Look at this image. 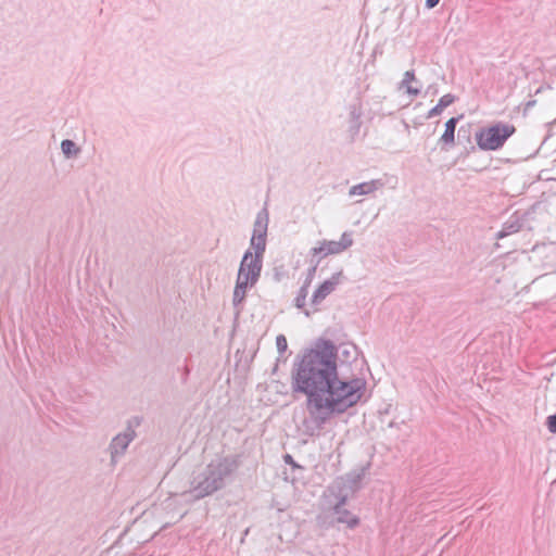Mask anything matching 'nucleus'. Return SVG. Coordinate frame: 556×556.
<instances>
[{"label":"nucleus","instance_id":"f257e3e1","mask_svg":"<svg viewBox=\"0 0 556 556\" xmlns=\"http://www.w3.org/2000/svg\"><path fill=\"white\" fill-rule=\"evenodd\" d=\"M337 356L334 343L319 339L294 365L293 390L307 396V410L318 427L356 405L366 390L363 378L339 377Z\"/></svg>","mask_w":556,"mask_h":556},{"label":"nucleus","instance_id":"f03ea898","mask_svg":"<svg viewBox=\"0 0 556 556\" xmlns=\"http://www.w3.org/2000/svg\"><path fill=\"white\" fill-rule=\"evenodd\" d=\"M269 215L266 207L261 210L253 225V233L250 240V249L243 254L238 270L237 279L252 286L256 285L263 268V257L266 250V238Z\"/></svg>","mask_w":556,"mask_h":556},{"label":"nucleus","instance_id":"7ed1b4c3","mask_svg":"<svg viewBox=\"0 0 556 556\" xmlns=\"http://www.w3.org/2000/svg\"><path fill=\"white\" fill-rule=\"evenodd\" d=\"M238 468V462L232 456L217 457L206 465L204 470L194 479L193 488L184 493L195 500L208 496L226 485V481Z\"/></svg>","mask_w":556,"mask_h":556},{"label":"nucleus","instance_id":"20e7f679","mask_svg":"<svg viewBox=\"0 0 556 556\" xmlns=\"http://www.w3.org/2000/svg\"><path fill=\"white\" fill-rule=\"evenodd\" d=\"M516 131L514 125L498 122L489 127L479 129L475 137L477 146L482 151H496L501 149L507 139Z\"/></svg>","mask_w":556,"mask_h":556},{"label":"nucleus","instance_id":"39448f33","mask_svg":"<svg viewBox=\"0 0 556 556\" xmlns=\"http://www.w3.org/2000/svg\"><path fill=\"white\" fill-rule=\"evenodd\" d=\"M354 243L353 232L344 231L341 235L340 240H320L317 242V245L309 250L311 262H314L316 258V265L320 263V261L329 255H338L349 250Z\"/></svg>","mask_w":556,"mask_h":556},{"label":"nucleus","instance_id":"423d86ee","mask_svg":"<svg viewBox=\"0 0 556 556\" xmlns=\"http://www.w3.org/2000/svg\"><path fill=\"white\" fill-rule=\"evenodd\" d=\"M140 424L138 418L128 421L126 429L123 432L117 433L109 444V453L110 460L112 465L117 464V462L125 455L129 444L136 438L135 427Z\"/></svg>","mask_w":556,"mask_h":556},{"label":"nucleus","instance_id":"0eeeda50","mask_svg":"<svg viewBox=\"0 0 556 556\" xmlns=\"http://www.w3.org/2000/svg\"><path fill=\"white\" fill-rule=\"evenodd\" d=\"M343 273L338 271L333 274L329 279L325 280L312 296V304L317 305L324 301L331 292H333L337 286L342 281Z\"/></svg>","mask_w":556,"mask_h":556},{"label":"nucleus","instance_id":"6e6552de","mask_svg":"<svg viewBox=\"0 0 556 556\" xmlns=\"http://www.w3.org/2000/svg\"><path fill=\"white\" fill-rule=\"evenodd\" d=\"M345 502V496L340 498L333 506V515L336 516L337 522L345 523L350 529H353L359 523V519L344 507Z\"/></svg>","mask_w":556,"mask_h":556},{"label":"nucleus","instance_id":"1a4fd4ad","mask_svg":"<svg viewBox=\"0 0 556 556\" xmlns=\"http://www.w3.org/2000/svg\"><path fill=\"white\" fill-rule=\"evenodd\" d=\"M349 114H348V123H349V131L352 137L356 136L359 132L362 121L361 117L363 115L362 104L359 102L352 103L349 105Z\"/></svg>","mask_w":556,"mask_h":556},{"label":"nucleus","instance_id":"9d476101","mask_svg":"<svg viewBox=\"0 0 556 556\" xmlns=\"http://www.w3.org/2000/svg\"><path fill=\"white\" fill-rule=\"evenodd\" d=\"M383 186L384 182L381 179H372L370 181L361 182L350 188L349 195H367L383 188Z\"/></svg>","mask_w":556,"mask_h":556},{"label":"nucleus","instance_id":"9b49d317","mask_svg":"<svg viewBox=\"0 0 556 556\" xmlns=\"http://www.w3.org/2000/svg\"><path fill=\"white\" fill-rule=\"evenodd\" d=\"M522 227V223L517 216H510L508 220H506L502 227V229L497 232V239L505 238L509 235L518 232Z\"/></svg>","mask_w":556,"mask_h":556},{"label":"nucleus","instance_id":"f8f14e48","mask_svg":"<svg viewBox=\"0 0 556 556\" xmlns=\"http://www.w3.org/2000/svg\"><path fill=\"white\" fill-rule=\"evenodd\" d=\"M459 121V117H451L445 123V129L443 135L440 138V142H442L445 146H453L455 142V128Z\"/></svg>","mask_w":556,"mask_h":556},{"label":"nucleus","instance_id":"ddd939ff","mask_svg":"<svg viewBox=\"0 0 556 556\" xmlns=\"http://www.w3.org/2000/svg\"><path fill=\"white\" fill-rule=\"evenodd\" d=\"M253 286L250 283H247L242 280L237 279L236 286L233 290V296H232V304L236 308H238V313L240 312L239 306L242 304L248 288H252Z\"/></svg>","mask_w":556,"mask_h":556},{"label":"nucleus","instance_id":"4468645a","mask_svg":"<svg viewBox=\"0 0 556 556\" xmlns=\"http://www.w3.org/2000/svg\"><path fill=\"white\" fill-rule=\"evenodd\" d=\"M455 101V97L451 93L444 94L440 98L438 104L433 106L427 114V118H432L440 115L445 108L451 105Z\"/></svg>","mask_w":556,"mask_h":556},{"label":"nucleus","instance_id":"2eb2a0df","mask_svg":"<svg viewBox=\"0 0 556 556\" xmlns=\"http://www.w3.org/2000/svg\"><path fill=\"white\" fill-rule=\"evenodd\" d=\"M61 150L66 157L76 156L80 150L73 140L65 139L61 142Z\"/></svg>","mask_w":556,"mask_h":556},{"label":"nucleus","instance_id":"dca6fc26","mask_svg":"<svg viewBox=\"0 0 556 556\" xmlns=\"http://www.w3.org/2000/svg\"><path fill=\"white\" fill-rule=\"evenodd\" d=\"M308 294V281H305L304 285L300 288L298 295L295 298V306L298 308H303L306 302V298Z\"/></svg>","mask_w":556,"mask_h":556},{"label":"nucleus","instance_id":"f3484780","mask_svg":"<svg viewBox=\"0 0 556 556\" xmlns=\"http://www.w3.org/2000/svg\"><path fill=\"white\" fill-rule=\"evenodd\" d=\"M276 346L280 354L285 353L288 349L287 338L283 334H279L276 338Z\"/></svg>","mask_w":556,"mask_h":556},{"label":"nucleus","instance_id":"a211bd4d","mask_svg":"<svg viewBox=\"0 0 556 556\" xmlns=\"http://www.w3.org/2000/svg\"><path fill=\"white\" fill-rule=\"evenodd\" d=\"M547 428L549 432L556 433V415H551L546 420Z\"/></svg>","mask_w":556,"mask_h":556},{"label":"nucleus","instance_id":"6ab92c4d","mask_svg":"<svg viewBox=\"0 0 556 556\" xmlns=\"http://www.w3.org/2000/svg\"><path fill=\"white\" fill-rule=\"evenodd\" d=\"M415 73L414 71H406L403 77L404 84H409L410 81L415 80Z\"/></svg>","mask_w":556,"mask_h":556},{"label":"nucleus","instance_id":"aec40b11","mask_svg":"<svg viewBox=\"0 0 556 556\" xmlns=\"http://www.w3.org/2000/svg\"><path fill=\"white\" fill-rule=\"evenodd\" d=\"M313 264L312 268L308 270V276L306 278V281H308V285L311 283V279L312 277L314 276L316 269H317V266L316 265V258H314V262H311Z\"/></svg>","mask_w":556,"mask_h":556},{"label":"nucleus","instance_id":"412c9836","mask_svg":"<svg viewBox=\"0 0 556 556\" xmlns=\"http://www.w3.org/2000/svg\"><path fill=\"white\" fill-rule=\"evenodd\" d=\"M408 94L410 96H418L420 93V89L418 88H415V87H412V86H407V91H406Z\"/></svg>","mask_w":556,"mask_h":556},{"label":"nucleus","instance_id":"4be33fe9","mask_svg":"<svg viewBox=\"0 0 556 556\" xmlns=\"http://www.w3.org/2000/svg\"><path fill=\"white\" fill-rule=\"evenodd\" d=\"M439 2L440 0H426V7L428 9H433L434 7L438 5Z\"/></svg>","mask_w":556,"mask_h":556},{"label":"nucleus","instance_id":"5701e85b","mask_svg":"<svg viewBox=\"0 0 556 556\" xmlns=\"http://www.w3.org/2000/svg\"><path fill=\"white\" fill-rule=\"evenodd\" d=\"M283 458H285V462H286L287 464H290V465H292V466H296L291 455L287 454V455H285V457H283Z\"/></svg>","mask_w":556,"mask_h":556},{"label":"nucleus","instance_id":"b1692460","mask_svg":"<svg viewBox=\"0 0 556 556\" xmlns=\"http://www.w3.org/2000/svg\"><path fill=\"white\" fill-rule=\"evenodd\" d=\"M407 86H410V85L409 84H404V80L402 79L401 88H405V90L407 91Z\"/></svg>","mask_w":556,"mask_h":556}]
</instances>
